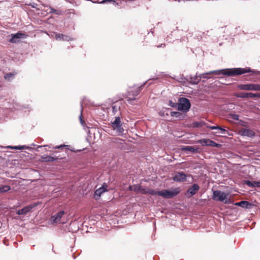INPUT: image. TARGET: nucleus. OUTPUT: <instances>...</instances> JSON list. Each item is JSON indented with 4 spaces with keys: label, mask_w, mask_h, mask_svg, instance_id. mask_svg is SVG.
<instances>
[{
    "label": "nucleus",
    "mask_w": 260,
    "mask_h": 260,
    "mask_svg": "<svg viewBox=\"0 0 260 260\" xmlns=\"http://www.w3.org/2000/svg\"><path fill=\"white\" fill-rule=\"evenodd\" d=\"M249 73L252 74L259 75L260 74V71L253 70L251 69L250 67H246L244 68H227L218 70H214L199 75L197 73L194 76L190 75L188 77V79H189L190 80V81H189V84L191 85H197L200 82L201 78H210V77H208V75H213L214 76H219L222 75L228 77H234Z\"/></svg>",
    "instance_id": "obj_1"
},
{
    "label": "nucleus",
    "mask_w": 260,
    "mask_h": 260,
    "mask_svg": "<svg viewBox=\"0 0 260 260\" xmlns=\"http://www.w3.org/2000/svg\"><path fill=\"white\" fill-rule=\"evenodd\" d=\"M178 110L182 113H186L191 108L190 100L184 97H181L178 99Z\"/></svg>",
    "instance_id": "obj_2"
},
{
    "label": "nucleus",
    "mask_w": 260,
    "mask_h": 260,
    "mask_svg": "<svg viewBox=\"0 0 260 260\" xmlns=\"http://www.w3.org/2000/svg\"><path fill=\"white\" fill-rule=\"evenodd\" d=\"M123 122L121 120L119 116L115 117L114 121H111V127L115 131L119 136H122L124 131L123 127Z\"/></svg>",
    "instance_id": "obj_3"
},
{
    "label": "nucleus",
    "mask_w": 260,
    "mask_h": 260,
    "mask_svg": "<svg viewBox=\"0 0 260 260\" xmlns=\"http://www.w3.org/2000/svg\"><path fill=\"white\" fill-rule=\"evenodd\" d=\"M180 192L179 188H171L159 191V196L166 199H172L177 196Z\"/></svg>",
    "instance_id": "obj_4"
},
{
    "label": "nucleus",
    "mask_w": 260,
    "mask_h": 260,
    "mask_svg": "<svg viewBox=\"0 0 260 260\" xmlns=\"http://www.w3.org/2000/svg\"><path fill=\"white\" fill-rule=\"evenodd\" d=\"M228 193L224 191L216 190L213 191L212 199L217 201L224 202L225 204L229 203L230 200L228 199Z\"/></svg>",
    "instance_id": "obj_5"
},
{
    "label": "nucleus",
    "mask_w": 260,
    "mask_h": 260,
    "mask_svg": "<svg viewBox=\"0 0 260 260\" xmlns=\"http://www.w3.org/2000/svg\"><path fill=\"white\" fill-rule=\"evenodd\" d=\"M197 143L201 144L203 146H211L216 148H220L221 145L217 143L214 141L208 138H203L197 141Z\"/></svg>",
    "instance_id": "obj_6"
},
{
    "label": "nucleus",
    "mask_w": 260,
    "mask_h": 260,
    "mask_svg": "<svg viewBox=\"0 0 260 260\" xmlns=\"http://www.w3.org/2000/svg\"><path fill=\"white\" fill-rule=\"evenodd\" d=\"M41 204L42 203L40 202L33 203L28 206L24 207L21 209L17 210L16 213L19 215H25L27 213L29 212L31 209L41 205Z\"/></svg>",
    "instance_id": "obj_7"
},
{
    "label": "nucleus",
    "mask_w": 260,
    "mask_h": 260,
    "mask_svg": "<svg viewBox=\"0 0 260 260\" xmlns=\"http://www.w3.org/2000/svg\"><path fill=\"white\" fill-rule=\"evenodd\" d=\"M238 88L243 90L260 91V84H243L238 85Z\"/></svg>",
    "instance_id": "obj_8"
},
{
    "label": "nucleus",
    "mask_w": 260,
    "mask_h": 260,
    "mask_svg": "<svg viewBox=\"0 0 260 260\" xmlns=\"http://www.w3.org/2000/svg\"><path fill=\"white\" fill-rule=\"evenodd\" d=\"M66 159V157H61L59 156H52L47 154H44L41 156L40 161L41 162H61V160Z\"/></svg>",
    "instance_id": "obj_9"
},
{
    "label": "nucleus",
    "mask_w": 260,
    "mask_h": 260,
    "mask_svg": "<svg viewBox=\"0 0 260 260\" xmlns=\"http://www.w3.org/2000/svg\"><path fill=\"white\" fill-rule=\"evenodd\" d=\"M10 36L11 38L9 40V42L11 43H17L20 42V39L25 38L27 35L19 31L15 34H12Z\"/></svg>",
    "instance_id": "obj_10"
},
{
    "label": "nucleus",
    "mask_w": 260,
    "mask_h": 260,
    "mask_svg": "<svg viewBox=\"0 0 260 260\" xmlns=\"http://www.w3.org/2000/svg\"><path fill=\"white\" fill-rule=\"evenodd\" d=\"M200 187L197 183H193L188 189L187 190L185 196L188 198L193 196L200 190Z\"/></svg>",
    "instance_id": "obj_11"
},
{
    "label": "nucleus",
    "mask_w": 260,
    "mask_h": 260,
    "mask_svg": "<svg viewBox=\"0 0 260 260\" xmlns=\"http://www.w3.org/2000/svg\"><path fill=\"white\" fill-rule=\"evenodd\" d=\"M186 175L182 171L178 172L173 178V180L176 182H182L186 180Z\"/></svg>",
    "instance_id": "obj_12"
},
{
    "label": "nucleus",
    "mask_w": 260,
    "mask_h": 260,
    "mask_svg": "<svg viewBox=\"0 0 260 260\" xmlns=\"http://www.w3.org/2000/svg\"><path fill=\"white\" fill-rule=\"evenodd\" d=\"M13 107L17 110H24L25 109H27V111L29 112L32 110V108L31 106L28 104H20L17 102L13 103Z\"/></svg>",
    "instance_id": "obj_13"
},
{
    "label": "nucleus",
    "mask_w": 260,
    "mask_h": 260,
    "mask_svg": "<svg viewBox=\"0 0 260 260\" xmlns=\"http://www.w3.org/2000/svg\"><path fill=\"white\" fill-rule=\"evenodd\" d=\"M107 188V184H106V183L104 182L100 188H99L98 189H96L94 191V196L95 198H96V196H97L99 198L100 197L103 193L108 191Z\"/></svg>",
    "instance_id": "obj_14"
},
{
    "label": "nucleus",
    "mask_w": 260,
    "mask_h": 260,
    "mask_svg": "<svg viewBox=\"0 0 260 260\" xmlns=\"http://www.w3.org/2000/svg\"><path fill=\"white\" fill-rule=\"evenodd\" d=\"M235 206L240 207L244 209H250L254 205L247 201H241L234 204Z\"/></svg>",
    "instance_id": "obj_15"
},
{
    "label": "nucleus",
    "mask_w": 260,
    "mask_h": 260,
    "mask_svg": "<svg viewBox=\"0 0 260 260\" xmlns=\"http://www.w3.org/2000/svg\"><path fill=\"white\" fill-rule=\"evenodd\" d=\"M181 150L183 151H190L192 153H200L201 151L200 148L194 146H183Z\"/></svg>",
    "instance_id": "obj_16"
},
{
    "label": "nucleus",
    "mask_w": 260,
    "mask_h": 260,
    "mask_svg": "<svg viewBox=\"0 0 260 260\" xmlns=\"http://www.w3.org/2000/svg\"><path fill=\"white\" fill-rule=\"evenodd\" d=\"M240 135L242 136H246L250 138H252L255 136V133L248 128H242L240 131Z\"/></svg>",
    "instance_id": "obj_17"
},
{
    "label": "nucleus",
    "mask_w": 260,
    "mask_h": 260,
    "mask_svg": "<svg viewBox=\"0 0 260 260\" xmlns=\"http://www.w3.org/2000/svg\"><path fill=\"white\" fill-rule=\"evenodd\" d=\"M244 184L247 185L248 187H259L260 188V181H250L248 179H245L243 180Z\"/></svg>",
    "instance_id": "obj_18"
},
{
    "label": "nucleus",
    "mask_w": 260,
    "mask_h": 260,
    "mask_svg": "<svg viewBox=\"0 0 260 260\" xmlns=\"http://www.w3.org/2000/svg\"><path fill=\"white\" fill-rule=\"evenodd\" d=\"M64 214L65 212L63 210H61L58 212L57 213L51 217L52 222L54 223L59 221Z\"/></svg>",
    "instance_id": "obj_19"
},
{
    "label": "nucleus",
    "mask_w": 260,
    "mask_h": 260,
    "mask_svg": "<svg viewBox=\"0 0 260 260\" xmlns=\"http://www.w3.org/2000/svg\"><path fill=\"white\" fill-rule=\"evenodd\" d=\"M235 95L238 98H253L254 93L252 92H241L236 93Z\"/></svg>",
    "instance_id": "obj_20"
},
{
    "label": "nucleus",
    "mask_w": 260,
    "mask_h": 260,
    "mask_svg": "<svg viewBox=\"0 0 260 260\" xmlns=\"http://www.w3.org/2000/svg\"><path fill=\"white\" fill-rule=\"evenodd\" d=\"M152 82H150V80L149 79L146 82H144L141 86H139L137 89L134 91H132V95L134 96H137L141 91L143 89V87L145 86V85L147 83L148 84V86L152 84Z\"/></svg>",
    "instance_id": "obj_21"
},
{
    "label": "nucleus",
    "mask_w": 260,
    "mask_h": 260,
    "mask_svg": "<svg viewBox=\"0 0 260 260\" xmlns=\"http://www.w3.org/2000/svg\"><path fill=\"white\" fill-rule=\"evenodd\" d=\"M55 39L56 40L64 41H70L73 40L70 36L61 34H56Z\"/></svg>",
    "instance_id": "obj_22"
},
{
    "label": "nucleus",
    "mask_w": 260,
    "mask_h": 260,
    "mask_svg": "<svg viewBox=\"0 0 260 260\" xmlns=\"http://www.w3.org/2000/svg\"><path fill=\"white\" fill-rule=\"evenodd\" d=\"M203 126L207 127V126H210L208 123L204 121H194L192 122L191 126L193 128H199Z\"/></svg>",
    "instance_id": "obj_23"
},
{
    "label": "nucleus",
    "mask_w": 260,
    "mask_h": 260,
    "mask_svg": "<svg viewBox=\"0 0 260 260\" xmlns=\"http://www.w3.org/2000/svg\"><path fill=\"white\" fill-rule=\"evenodd\" d=\"M207 128L211 129H218V131H220V133L222 134H228L229 132L226 129H225L224 127L218 125H213V126H207Z\"/></svg>",
    "instance_id": "obj_24"
},
{
    "label": "nucleus",
    "mask_w": 260,
    "mask_h": 260,
    "mask_svg": "<svg viewBox=\"0 0 260 260\" xmlns=\"http://www.w3.org/2000/svg\"><path fill=\"white\" fill-rule=\"evenodd\" d=\"M171 109L169 108H163L159 112L158 114L160 116L165 118L169 116V112H171Z\"/></svg>",
    "instance_id": "obj_25"
},
{
    "label": "nucleus",
    "mask_w": 260,
    "mask_h": 260,
    "mask_svg": "<svg viewBox=\"0 0 260 260\" xmlns=\"http://www.w3.org/2000/svg\"><path fill=\"white\" fill-rule=\"evenodd\" d=\"M170 115L172 117H175L179 120H182L184 117V116L180 111H171Z\"/></svg>",
    "instance_id": "obj_26"
},
{
    "label": "nucleus",
    "mask_w": 260,
    "mask_h": 260,
    "mask_svg": "<svg viewBox=\"0 0 260 260\" xmlns=\"http://www.w3.org/2000/svg\"><path fill=\"white\" fill-rule=\"evenodd\" d=\"M174 79L178 82L185 83L186 81H188V76L185 77L183 75H180L176 78Z\"/></svg>",
    "instance_id": "obj_27"
},
{
    "label": "nucleus",
    "mask_w": 260,
    "mask_h": 260,
    "mask_svg": "<svg viewBox=\"0 0 260 260\" xmlns=\"http://www.w3.org/2000/svg\"><path fill=\"white\" fill-rule=\"evenodd\" d=\"M15 73H8L4 75V78L8 81H11L16 75Z\"/></svg>",
    "instance_id": "obj_28"
},
{
    "label": "nucleus",
    "mask_w": 260,
    "mask_h": 260,
    "mask_svg": "<svg viewBox=\"0 0 260 260\" xmlns=\"http://www.w3.org/2000/svg\"><path fill=\"white\" fill-rule=\"evenodd\" d=\"M11 189V186L8 185L0 186V193L7 192Z\"/></svg>",
    "instance_id": "obj_29"
},
{
    "label": "nucleus",
    "mask_w": 260,
    "mask_h": 260,
    "mask_svg": "<svg viewBox=\"0 0 260 260\" xmlns=\"http://www.w3.org/2000/svg\"><path fill=\"white\" fill-rule=\"evenodd\" d=\"M112 142L118 145H123L124 140L119 138H115L113 139Z\"/></svg>",
    "instance_id": "obj_30"
},
{
    "label": "nucleus",
    "mask_w": 260,
    "mask_h": 260,
    "mask_svg": "<svg viewBox=\"0 0 260 260\" xmlns=\"http://www.w3.org/2000/svg\"><path fill=\"white\" fill-rule=\"evenodd\" d=\"M24 149H30L31 148H30L29 146H27L26 145L14 146V148H13V149L19 150H21Z\"/></svg>",
    "instance_id": "obj_31"
},
{
    "label": "nucleus",
    "mask_w": 260,
    "mask_h": 260,
    "mask_svg": "<svg viewBox=\"0 0 260 260\" xmlns=\"http://www.w3.org/2000/svg\"><path fill=\"white\" fill-rule=\"evenodd\" d=\"M120 109V106L117 105V104H112V113L113 115H115L117 112Z\"/></svg>",
    "instance_id": "obj_32"
},
{
    "label": "nucleus",
    "mask_w": 260,
    "mask_h": 260,
    "mask_svg": "<svg viewBox=\"0 0 260 260\" xmlns=\"http://www.w3.org/2000/svg\"><path fill=\"white\" fill-rule=\"evenodd\" d=\"M148 194L152 195V196H155V195H158L159 196V191H156L153 189L151 188H148L147 192Z\"/></svg>",
    "instance_id": "obj_33"
},
{
    "label": "nucleus",
    "mask_w": 260,
    "mask_h": 260,
    "mask_svg": "<svg viewBox=\"0 0 260 260\" xmlns=\"http://www.w3.org/2000/svg\"><path fill=\"white\" fill-rule=\"evenodd\" d=\"M81 113H80V115L79 116V120H80V123L83 126H84V124H85V122L83 120V119H82V116H83V115H82L83 108H82V103L81 104Z\"/></svg>",
    "instance_id": "obj_34"
},
{
    "label": "nucleus",
    "mask_w": 260,
    "mask_h": 260,
    "mask_svg": "<svg viewBox=\"0 0 260 260\" xmlns=\"http://www.w3.org/2000/svg\"><path fill=\"white\" fill-rule=\"evenodd\" d=\"M178 103H174L172 101L170 100L169 101V106L172 108H178Z\"/></svg>",
    "instance_id": "obj_35"
},
{
    "label": "nucleus",
    "mask_w": 260,
    "mask_h": 260,
    "mask_svg": "<svg viewBox=\"0 0 260 260\" xmlns=\"http://www.w3.org/2000/svg\"><path fill=\"white\" fill-rule=\"evenodd\" d=\"M50 13H51L55 14L58 15H60L61 13L60 10H56V9H54V8H51Z\"/></svg>",
    "instance_id": "obj_36"
},
{
    "label": "nucleus",
    "mask_w": 260,
    "mask_h": 260,
    "mask_svg": "<svg viewBox=\"0 0 260 260\" xmlns=\"http://www.w3.org/2000/svg\"><path fill=\"white\" fill-rule=\"evenodd\" d=\"M230 117L235 120H239V115L237 114H230Z\"/></svg>",
    "instance_id": "obj_37"
},
{
    "label": "nucleus",
    "mask_w": 260,
    "mask_h": 260,
    "mask_svg": "<svg viewBox=\"0 0 260 260\" xmlns=\"http://www.w3.org/2000/svg\"><path fill=\"white\" fill-rule=\"evenodd\" d=\"M107 2L112 3L113 4H115L116 2L115 0H102L101 2H98V4H104Z\"/></svg>",
    "instance_id": "obj_38"
},
{
    "label": "nucleus",
    "mask_w": 260,
    "mask_h": 260,
    "mask_svg": "<svg viewBox=\"0 0 260 260\" xmlns=\"http://www.w3.org/2000/svg\"><path fill=\"white\" fill-rule=\"evenodd\" d=\"M148 191V188H145L142 186V188L140 190V191L143 194H148V192H147Z\"/></svg>",
    "instance_id": "obj_39"
},
{
    "label": "nucleus",
    "mask_w": 260,
    "mask_h": 260,
    "mask_svg": "<svg viewBox=\"0 0 260 260\" xmlns=\"http://www.w3.org/2000/svg\"><path fill=\"white\" fill-rule=\"evenodd\" d=\"M136 100V99L135 98H128L127 99V101L129 104H134V102Z\"/></svg>",
    "instance_id": "obj_40"
},
{
    "label": "nucleus",
    "mask_w": 260,
    "mask_h": 260,
    "mask_svg": "<svg viewBox=\"0 0 260 260\" xmlns=\"http://www.w3.org/2000/svg\"><path fill=\"white\" fill-rule=\"evenodd\" d=\"M142 188V186L139 185L138 186H135L134 188V191H140L141 189Z\"/></svg>",
    "instance_id": "obj_41"
},
{
    "label": "nucleus",
    "mask_w": 260,
    "mask_h": 260,
    "mask_svg": "<svg viewBox=\"0 0 260 260\" xmlns=\"http://www.w3.org/2000/svg\"><path fill=\"white\" fill-rule=\"evenodd\" d=\"M253 98H260V93H254Z\"/></svg>",
    "instance_id": "obj_42"
},
{
    "label": "nucleus",
    "mask_w": 260,
    "mask_h": 260,
    "mask_svg": "<svg viewBox=\"0 0 260 260\" xmlns=\"http://www.w3.org/2000/svg\"><path fill=\"white\" fill-rule=\"evenodd\" d=\"M6 148H9V149H13L14 146H10V145H9V146H6Z\"/></svg>",
    "instance_id": "obj_43"
},
{
    "label": "nucleus",
    "mask_w": 260,
    "mask_h": 260,
    "mask_svg": "<svg viewBox=\"0 0 260 260\" xmlns=\"http://www.w3.org/2000/svg\"><path fill=\"white\" fill-rule=\"evenodd\" d=\"M62 147H64V145H60V146H58V147H57V148H62Z\"/></svg>",
    "instance_id": "obj_44"
},
{
    "label": "nucleus",
    "mask_w": 260,
    "mask_h": 260,
    "mask_svg": "<svg viewBox=\"0 0 260 260\" xmlns=\"http://www.w3.org/2000/svg\"><path fill=\"white\" fill-rule=\"evenodd\" d=\"M128 188H129V190H132V186H129V187H128Z\"/></svg>",
    "instance_id": "obj_45"
},
{
    "label": "nucleus",
    "mask_w": 260,
    "mask_h": 260,
    "mask_svg": "<svg viewBox=\"0 0 260 260\" xmlns=\"http://www.w3.org/2000/svg\"><path fill=\"white\" fill-rule=\"evenodd\" d=\"M29 5L31 6L32 8H35V6H34V5L29 4Z\"/></svg>",
    "instance_id": "obj_46"
},
{
    "label": "nucleus",
    "mask_w": 260,
    "mask_h": 260,
    "mask_svg": "<svg viewBox=\"0 0 260 260\" xmlns=\"http://www.w3.org/2000/svg\"><path fill=\"white\" fill-rule=\"evenodd\" d=\"M73 258H74V259H75V258H76V256H75V254H73Z\"/></svg>",
    "instance_id": "obj_47"
},
{
    "label": "nucleus",
    "mask_w": 260,
    "mask_h": 260,
    "mask_svg": "<svg viewBox=\"0 0 260 260\" xmlns=\"http://www.w3.org/2000/svg\"><path fill=\"white\" fill-rule=\"evenodd\" d=\"M90 1H91L93 3H98V2H93L92 0H90Z\"/></svg>",
    "instance_id": "obj_48"
},
{
    "label": "nucleus",
    "mask_w": 260,
    "mask_h": 260,
    "mask_svg": "<svg viewBox=\"0 0 260 260\" xmlns=\"http://www.w3.org/2000/svg\"><path fill=\"white\" fill-rule=\"evenodd\" d=\"M4 244H5V245H7V242H4Z\"/></svg>",
    "instance_id": "obj_49"
},
{
    "label": "nucleus",
    "mask_w": 260,
    "mask_h": 260,
    "mask_svg": "<svg viewBox=\"0 0 260 260\" xmlns=\"http://www.w3.org/2000/svg\"><path fill=\"white\" fill-rule=\"evenodd\" d=\"M4 244H5V245H7V242H4Z\"/></svg>",
    "instance_id": "obj_50"
}]
</instances>
